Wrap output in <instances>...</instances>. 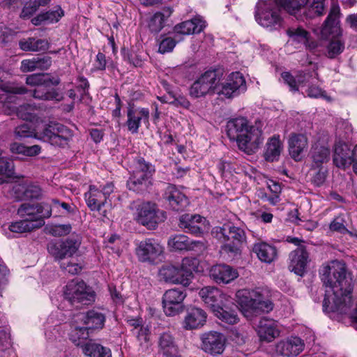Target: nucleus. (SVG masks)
<instances>
[{"mask_svg":"<svg viewBox=\"0 0 357 357\" xmlns=\"http://www.w3.org/2000/svg\"><path fill=\"white\" fill-rule=\"evenodd\" d=\"M14 133L18 138L33 137L58 146H66L73 136L69 128L55 122L44 125L42 129H31L28 124L24 123L16 127Z\"/></svg>","mask_w":357,"mask_h":357,"instance_id":"7ed1b4c3","label":"nucleus"},{"mask_svg":"<svg viewBox=\"0 0 357 357\" xmlns=\"http://www.w3.org/2000/svg\"><path fill=\"white\" fill-rule=\"evenodd\" d=\"M149 116L150 112L147 108L129 107L126 122L128 130L132 134L138 133L142 123H149Z\"/></svg>","mask_w":357,"mask_h":357,"instance_id":"5701e85b","label":"nucleus"},{"mask_svg":"<svg viewBox=\"0 0 357 357\" xmlns=\"http://www.w3.org/2000/svg\"><path fill=\"white\" fill-rule=\"evenodd\" d=\"M229 305L230 304H227L226 307H225L224 305H220L217 309L213 310V313L222 322L233 325L238 322L239 318L236 312L229 308Z\"/></svg>","mask_w":357,"mask_h":357,"instance_id":"c03bdc74","label":"nucleus"},{"mask_svg":"<svg viewBox=\"0 0 357 357\" xmlns=\"http://www.w3.org/2000/svg\"><path fill=\"white\" fill-rule=\"evenodd\" d=\"M207 314L199 307L188 309L182 321V327L187 331L202 328L206 323Z\"/></svg>","mask_w":357,"mask_h":357,"instance_id":"a878e982","label":"nucleus"},{"mask_svg":"<svg viewBox=\"0 0 357 357\" xmlns=\"http://www.w3.org/2000/svg\"><path fill=\"white\" fill-rule=\"evenodd\" d=\"M333 162L339 168L346 169L350 167L354 169L353 149L342 141L335 142Z\"/></svg>","mask_w":357,"mask_h":357,"instance_id":"393cba45","label":"nucleus"},{"mask_svg":"<svg viewBox=\"0 0 357 357\" xmlns=\"http://www.w3.org/2000/svg\"><path fill=\"white\" fill-rule=\"evenodd\" d=\"M181 268L184 278L187 279L190 284L192 278V273L199 271V260L196 257H185L182 260Z\"/></svg>","mask_w":357,"mask_h":357,"instance_id":"09e8293b","label":"nucleus"},{"mask_svg":"<svg viewBox=\"0 0 357 357\" xmlns=\"http://www.w3.org/2000/svg\"><path fill=\"white\" fill-rule=\"evenodd\" d=\"M179 227L186 232L201 235L209 229L206 218L197 214H183L179 219Z\"/></svg>","mask_w":357,"mask_h":357,"instance_id":"412c9836","label":"nucleus"},{"mask_svg":"<svg viewBox=\"0 0 357 357\" xmlns=\"http://www.w3.org/2000/svg\"><path fill=\"white\" fill-rule=\"evenodd\" d=\"M170 208L179 211L185 207L188 203L186 196L175 185H169L162 195Z\"/></svg>","mask_w":357,"mask_h":357,"instance_id":"c756f323","label":"nucleus"},{"mask_svg":"<svg viewBox=\"0 0 357 357\" xmlns=\"http://www.w3.org/2000/svg\"><path fill=\"white\" fill-rule=\"evenodd\" d=\"M15 188L16 190H23V197L24 199H38L42 195L40 188L34 184H29L26 186L17 185Z\"/></svg>","mask_w":357,"mask_h":357,"instance_id":"603ef678","label":"nucleus"},{"mask_svg":"<svg viewBox=\"0 0 357 357\" xmlns=\"http://www.w3.org/2000/svg\"><path fill=\"white\" fill-rule=\"evenodd\" d=\"M2 151L0 149V184L6 181L13 174V165L6 158L1 155Z\"/></svg>","mask_w":357,"mask_h":357,"instance_id":"3c124183","label":"nucleus"},{"mask_svg":"<svg viewBox=\"0 0 357 357\" xmlns=\"http://www.w3.org/2000/svg\"><path fill=\"white\" fill-rule=\"evenodd\" d=\"M164 22L165 15L161 13H157L150 19L149 27L151 31L158 32L162 29Z\"/></svg>","mask_w":357,"mask_h":357,"instance_id":"13d9d810","label":"nucleus"},{"mask_svg":"<svg viewBox=\"0 0 357 357\" xmlns=\"http://www.w3.org/2000/svg\"><path fill=\"white\" fill-rule=\"evenodd\" d=\"M199 295L212 312L220 305H224L226 307L227 304H233L232 299L229 296L215 287L207 286L202 288L199 291Z\"/></svg>","mask_w":357,"mask_h":357,"instance_id":"a211bd4d","label":"nucleus"},{"mask_svg":"<svg viewBox=\"0 0 357 357\" xmlns=\"http://www.w3.org/2000/svg\"><path fill=\"white\" fill-rule=\"evenodd\" d=\"M26 84L37 87L33 94L35 98L45 100L57 99V92L50 88L59 84V79L57 77H51L48 74H32L27 76Z\"/></svg>","mask_w":357,"mask_h":357,"instance_id":"6e6552de","label":"nucleus"},{"mask_svg":"<svg viewBox=\"0 0 357 357\" xmlns=\"http://www.w3.org/2000/svg\"><path fill=\"white\" fill-rule=\"evenodd\" d=\"M168 245L173 250H202L204 244L202 241H190L185 235H176L168 241Z\"/></svg>","mask_w":357,"mask_h":357,"instance_id":"473e14b6","label":"nucleus"},{"mask_svg":"<svg viewBox=\"0 0 357 357\" xmlns=\"http://www.w3.org/2000/svg\"><path fill=\"white\" fill-rule=\"evenodd\" d=\"M11 347V339L9 333L0 328V349L5 350Z\"/></svg>","mask_w":357,"mask_h":357,"instance_id":"e2e57ef3","label":"nucleus"},{"mask_svg":"<svg viewBox=\"0 0 357 357\" xmlns=\"http://www.w3.org/2000/svg\"><path fill=\"white\" fill-rule=\"evenodd\" d=\"M246 89V82L243 75L239 72H233L222 82L218 83L217 94L232 98L245 92Z\"/></svg>","mask_w":357,"mask_h":357,"instance_id":"2eb2a0df","label":"nucleus"},{"mask_svg":"<svg viewBox=\"0 0 357 357\" xmlns=\"http://www.w3.org/2000/svg\"><path fill=\"white\" fill-rule=\"evenodd\" d=\"M211 278L217 284H229L238 277V271L227 264H216L209 271Z\"/></svg>","mask_w":357,"mask_h":357,"instance_id":"bb28decb","label":"nucleus"},{"mask_svg":"<svg viewBox=\"0 0 357 357\" xmlns=\"http://www.w3.org/2000/svg\"><path fill=\"white\" fill-rule=\"evenodd\" d=\"M17 213L22 218L30 222H40L42 227L44 224L43 219L51 216L52 208L47 203H24L18 208Z\"/></svg>","mask_w":357,"mask_h":357,"instance_id":"dca6fc26","label":"nucleus"},{"mask_svg":"<svg viewBox=\"0 0 357 357\" xmlns=\"http://www.w3.org/2000/svg\"><path fill=\"white\" fill-rule=\"evenodd\" d=\"M84 197L86 204L91 211H100L102 206L107 202L100 188L95 185L90 186L89 190L85 193Z\"/></svg>","mask_w":357,"mask_h":357,"instance_id":"4c0bfd02","label":"nucleus"},{"mask_svg":"<svg viewBox=\"0 0 357 357\" xmlns=\"http://www.w3.org/2000/svg\"><path fill=\"white\" fill-rule=\"evenodd\" d=\"M257 334L261 341L272 342L280 335L278 324L273 319L263 318L257 327Z\"/></svg>","mask_w":357,"mask_h":357,"instance_id":"2f4dec72","label":"nucleus"},{"mask_svg":"<svg viewBox=\"0 0 357 357\" xmlns=\"http://www.w3.org/2000/svg\"><path fill=\"white\" fill-rule=\"evenodd\" d=\"M36 61L38 70H47L52 64L51 58L49 56L37 57Z\"/></svg>","mask_w":357,"mask_h":357,"instance_id":"338daca9","label":"nucleus"},{"mask_svg":"<svg viewBox=\"0 0 357 357\" xmlns=\"http://www.w3.org/2000/svg\"><path fill=\"white\" fill-rule=\"evenodd\" d=\"M326 0H313L312 3L305 13L306 17L312 18L324 14L325 10V2Z\"/></svg>","mask_w":357,"mask_h":357,"instance_id":"6e6d98bb","label":"nucleus"},{"mask_svg":"<svg viewBox=\"0 0 357 357\" xmlns=\"http://www.w3.org/2000/svg\"><path fill=\"white\" fill-rule=\"evenodd\" d=\"M26 89L23 86L13 82H4L0 84V113L11 115L14 113L26 121H32L34 119L36 106L26 104L17 107L18 98L16 94H24Z\"/></svg>","mask_w":357,"mask_h":357,"instance_id":"20e7f679","label":"nucleus"},{"mask_svg":"<svg viewBox=\"0 0 357 357\" xmlns=\"http://www.w3.org/2000/svg\"><path fill=\"white\" fill-rule=\"evenodd\" d=\"M10 150L14 154H22L25 156L33 157L40 153L41 147L36 144L27 146L20 143L13 142L10 145Z\"/></svg>","mask_w":357,"mask_h":357,"instance_id":"49530a36","label":"nucleus"},{"mask_svg":"<svg viewBox=\"0 0 357 357\" xmlns=\"http://www.w3.org/2000/svg\"><path fill=\"white\" fill-rule=\"evenodd\" d=\"M220 79L215 71H206L193 82L189 89L192 98H199L208 94L217 93Z\"/></svg>","mask_w":357,"mask_h":357,"instance_id":"ddd939ff","label":"nucleus"},{"mask_svg":"<svg viewBox=\"0 0 357 357\" xmlns=\"http://www.w3.org/2000/svg\"><path fill=\"white\" fill-rule=\"evenodd\" d=\"M282 79L289 86L291 91H296L300 86H303L310 82L312 75L305 73H300L296 77H294L289 73L284 72L281 75Z\"/></svg>","mask_w":357,"mask_h":357,"instance_id":"79ce46f5","label":"nucleus"},{"mask_svg":"<svg viewBox=\"0 0 357 357\" xmlns=\"http://www.w3.org/2000/svg\"><path fill=\"white\" fill-rule=\"evenodd\" d=\"M227 132L229 139L236 140L238 148L248 154L255 152L264 141L262 131L250 125L244 117L229 121L227 125Z\"/></svg>","mask_w":357,"mask_h":357,"instance_id":"f03ea898","label":"nucleus"},{"mask_svg":"<svg viewBox=\"0 0 357 357\" xmlns=\"http://www.w3.org/2000/svg\"><path fill=\"white\" fill-rule=\"evenodd\" d=\"M137 331L132 333L135 336L141 347L146 348L150 340V329L148 326L136 328Z\"/></svg>","mask_w":357,"mask_h":357,"instance_id":"5fc2aeb1","label":"nucleus"},{"mask_svg":"<svg viewBox=\"0 0 357 357\" xmlns=\"http://www.w3.org/2000/svg\"><path fill=\"white\" fill-rule=\"evenodd\" d=\"M133 207L136 221L149 229H155L160 222L166 219L165 213L158 208L153 202H136L133 204Z\"/></svg>","mask_w":357,"mask_h":357,"instance_id":"0eeeda50","label":"nucleus"},{"mask_svg":"<svg viewBox=\"0 0 357 357\" xmlns=\"http://www.w3.org/2000/svg\"><path fill=\"white\" fill-rule=\"evenodd\" d=\"M40 227V222H30L27 220L22 218L20 221L13 222L9 226V229L10 231L14 233H24L31 231V230Z\"/></svg>","mask_w":357,"mask_h":357,"instance_id":"8fccbe9b","label":"nucleus"},{"mask_svg":"<svg viewBox=\"0 0 357 357\" xmlns=\"http://www.w3.org/2000/svg\"><path fill=\"white\" fill-rule=\"evenodd\" d=\"M37 69L36 58L24 59L21 62L20 70L23 73L31 72Z\"/></svg>","mask_w":357,"mask_h":357,"instance_id":"0e129e2a","label":"nucleus"},{"mask_svg":"<svg viewBox=\"0 0 357 357\" xmlns=\"http://www.w3.org/2000/svg\"><path fill=\"white\" fill-rule=\"evenodd\" d=\"M169 93L172 98V100L169 101V104L174 105L175 106H181L185 109H188L190 107V102L185 97L182 96H176L169 91Z\"/></svg>","mask_w":357,"mask_h":357,"instance_id":"680f3d73","label":"nucleus"},{"mask_svg":"<svg viewBox=\"0 0 357 357\" xmlns=\"http://www.w3.org/2000/svg\"><path fill=\"white\" fill-rule=\"evenodd\" d=\"M287 34L289 36V40L287 43L288 45H304L308 47L309 50L317 53L323 51L322 46L318 43L309 40V33L301 26H292L287 30Z\"/></svg>","mask_w":357,"mask_h":357,"instance_id":"4be33fe9","label":"nucleus"},{"mask_svg":"<svg viewBox=\"0 0 357 357\" xmlns=\"http://www.w3.org/2000/svg\"><path fill=\"white\" fill-rule=\"evenodd\" d=\"M304 347V342L301 338L291 337L287 340L280 341L276 344V351L283 356H296L302 352Z\"/></svg>","mask_w":357,"mask_h":357,"instance_id":"c85d7f7f","label":"nucleus"},{"mask_svg":"<svg viewBox=\"0 0 357 357\" xmlns=\"http://www.w3.org/2000/svg\"><path fill=\"white\" fill-rule=\"evenodd\" d=\"M176 44V42L174 38L172 37H166L160 43L158 52L161 54L170 52L173 50Z\"/></svg>","mask_w":357,"mask_h":357,"instance_id":"bf43d9fd","label":"nucleus"},{"mask_svg":"<svg viewBox=\"0 0 357 357\" xmlns=\"http://www.w3.org/2000/svg\"><path fill=\"white\" fill-rule=\"evenodd\" d=\"M321 280L325 286L324 312L347 314L353 303L354 280L347 273L345 264L333 261L323 268Z\"/></svg>","mask_w":357,"mask_h":357,"instance_id":"f257e3e1","label":"nucleus"},{"mask_svg":"<svg viewBox=\"0 0 357 357\" xmlns=\"http://www.w3.org/2000/svg\"><path fill=\"white\" fill-rule=\"evenodd\" d=\"M80 244V236L73 234L64 241L50 242L47 245V250L56 260H62L66 257H72L78 250Z\"/></svg>","mask_w":357,"mask_h":357,"instance_id":"4468645a","label":"nucleus"},{"mask_svg":"<svg viewBox=\"0 0 357 357\" xmlns=\"http://www.w3.org/2000/svg\"><path fill=\"white\" fill-rule=\"evenodd\" d=\"M152 172L153 169L149 163L144 160H139L127 182L129 190L137 192L146 190L151 184Z\"/></svg>","mask_w":357,"mask_h":357,"instance_id":"f8f14e48","label":"nucleus"},{"mask_svg":"<svg viewBox=\"0 0 357 357\" xmlns=\"http://www.w3.org/2000/svg\"><path fill=\"white\" fill-rule=\"evenodd\" d=\"M80 321L83 325L88 327V330L102 328L105 321V316L97 311L91 310L87 313L79 312L76 314V321Z\"/></svg>","mask_w":357,"mask_h":357,"instance_id":"f704fd0d","label":"nucleus"},{"mask_svg":"<svg viewBox=\"0 0 357 357\" xmlns=\"http://www.w3.org/2000/svg\"><path fill=\"white\" fill-rule=\"evenodd\" d=\"M66 327V324L49 326L45 333L47 340L50 342L59 340L65 334Z\"/></svg>","mask_w":357,"mask_h":357,"instance_id":"864d4df0","label":"nucleus"},{"mask_svg":"<svg viewBox=\"0 0 357 357\" xmlns=\"http://www.w3.org/2000/svg\"><path fill=\"white\" fill-rule=\"evenodd\" d=\"M282 149L283 146L280 137L274 135L266 144V150L264 153L266 160L271 162L277 160Z\"/></svg>","mask_w":357,"mask_h":357,"instance_id":"37998d69","label":"nucleus"},{"mask_svg":"<svg viewBox=\"0 0 357 357\" xmlns=\"http://www.w3.org/2000/svg\"><path fill=\"white\" fill-rule=\"evenodd\" d=\"M330 229L332 231L344 233L347 231L340 218H335L330 225Z\"/></svg>","mask_w":357,"mask_h":357,"instance_id":"774afa93","label":"nucleus"},{"mask_svg":"<svg viewBox=\"0 0 357 357\" xmlns=\"http://www.w3.org/2000/svg\"><path fill=\"white\" fill-rule=\"evenodd\" d=\"M83 352L88 357H112V353L109 348L95 343L84 344Z\"/></svg>","mask_w":357,"mask_h":357,"instance_id":"de8ad7c7","label":"nucleus"},{"mask_svg":"<svg viewBox=\"0 0 357 357\" xmlns=\"http://www.w3.org/2000/svg\"><path fill=\"white\" fill-rule=\"evenodd\" d=\"M206 26V22L201 17H196L191 20H187L176 25L174 31L176 33L190 35L200 33Z\"/></svg>","mask_w":357,"mask_h":357,"instance_id":"e433bc0d","label":"nucleus"},{"mask_svg":"<svg viewBox=\"0 0 357 357\" xmlns=\"http://www.w3.org/2000/svg\"><path fill=\"white\" fill-rule=\"evenodd\" d=\"M310 155L312 160V167L319 168L323 164L329 160V147L324 144H321L319 142H316L312 146Z\"/></svg>","mask_w":357,"mask_h":357,"instance_id":"ea45409f","label":"nucleus"},{"mask_svg":"<svg viewBox=\"0 0 357 357\" xmlns=\"http://www.w3.org/2000/svg\"><path fill=\"white\" fill-rule=\"evenodd\" d=\"M252 251L258 259L264 263L271 264L275 261L278 256V251L275 246L266 242H258L253 245Z\"/></svg>","mask_w":357,"mask_h":357,"instance_id":"c9c22d12","label":"nucleus"},{"mask_svg":"<svg viewBox=\"0 0 357 357\" xmlns=\"http://www.w3.org/2000/svg\"><path fill=\"white\" fill-rule=\"evenodd\" d=\"M64 298L69 303L79 307L82 305H89L94 301L93 291L82 280H73L64 288Z\"/></svg>","mask_w":357,"mask_h":357,"instance_id":"1a4fd4ad","label":"nucleus"},{"mask_svg":"<svg viewBox=\"0 0 357 357\" xmlns=\"http://www.w3.org/2000/svg\"><path fill=\"white\" fill-rule=\"evenodd\" d=\"M158 353L164 357H176L178 354V345L170 331L160 333L158 337Z\"/></svg>","mask_w":357,"mask_h":357,"instance_id":"cd10ccee","label":"nucleus"},{"mask_svg":"<svg viewBox=\"0 0 357 357\" xmlns=\"http://www.w3.org/2000/svg\"><path fill=\"white\" fill-rule=\"evenodd\" d=\"M72 227L69 224L55 225L50 228V233L54 236H62L68 234Z\"/></svg>","mask_w":357,"mask_h":357,"instance_id":"052dcab7","label":"nucleus"},{"mask_svg":"<svg viewBox=\"0 0 357 357\" xmlns=\"http://www.w3.org/2000/svg\"><path fill=\"white\" fill-rule=\"evenodd\" d=\"M163 247L153 238L140 241L136 248V255L141 261L153 262L163 253Z\"/></svg>","mask_w":357,"mask_h":357,"instance_id":"aec40b11","label":"nucleus"},{"mask_svg":"<svg viewBox=\"0 0 357 357\" xmlns=\"http://www.w3.org/2000/svg\"><path fill=\"white\" fill-rule=\"evenodd\" d=\"M307 259L308 254L305 249L303 247L297 248L289 254V270L302 276L305 271Z\"/></svg>","mask_w":357,"mask_h":357,"instance_id":"7c9ffc66","label":"nucleus"},{"mask_svg":"<svg viewBox=\"0 0 357 357\" xmlns=\"http://www.w3.org/2000/svg\"><path fill=\"white\" fill-rule=\"evenodd\" d=\"M186 297L184 290L174 288L167 290L162 297L163 310L167 316H175L183 310V301Z\"/></svg>","mask_w":357,"mask_h":357,"instance_id":"f3484780","label":"nucleus"},{"mask_svg":"<svg viewBox=\"0 0 357 357\" xmlns=\"http://www.w3.org/2000/svg\"><path fill=\"white\" fill-rule=\"evenodd\" d=\"M64 15V11L61 6H57L46 13H42L31 20L34 25H39L43 22L49 24L56 23Z\"/></svg>","mask_w":357,"mask_h":357,"instance_id":"a19ab883","label":"nucleus"},{"mask_svg":"<svg viewBox=\"0 0 357 357\" xmlns=\"http://www.w3.org/2000/svg\"><path fill=\"white\" fill-rule=\"evenodd\" d=\"M52 208V212L55 211L59 215H66L73 212V206L65 202H60L58 200H52V204L50 205Z\"/></svg>","mask_w":357,"mask_h":357,"instance_id":"4d7b16f0","label":"nucleus"},{"mask_svg":"<svg viewBox=\"0 0 357 357\" xmlns=\"http://www.w3.org/2000/svg\"><path fill=\"white\" fill-rule=\"evenodd\" d=\"M212 234L222 242V250L227 253H238L240 243L245 240L244 231L236 227H230L229 229L217 227Z\"/></svg>","mask_w":357,"mask_h":357,"instance_id":"9d476101","label":"nucleus"},{"mask_svg":"<svg viewBox=\"0 0 357 357\" xmlns=\"http://www.w3.org/2000/svg\"><path fill=\"white\" fill-rule=\"evenodd\" d=\"M265 291L256 288L243 289L236 294V302L242 313L247 317L259 312H268L273 308L272 302L266 298Z\"/></svg>","mask_w":357,"mask_h":357,"instance_id":"423d86ee","label":"nucleus"},{"mask_svg":"<svg viewBox=\"0 0 357 357\" xmlns=\"http://www.w3.org/2000/svg\"><path fill=\"white\" fill-rule=\"evenodd\" d=\"M340 15V7L333 5L321 28L314 30L315 33L319 35L321 38L330 39L325 52V55L330 59L335 58L344 49V43L339 38L341 35V29L339 24Z\"/></svg>","mask_w":357,"mask_h":357,"instance_id":"39448f33","label":"nucleus"},{"mask_svg":"<svg viewBox=\"0 0 357 357\" xmlns=\"http://www.w3.org/2000/svg\"><path fill=\"white\" fill-rule=\"evenodd\" d=\"M308 149V139L305 135L291 133L288 139L289 153L295 161H301Z\"/></svg>","mask_w":357,"mask_h":357,"instance_id":"b1692460","label":"nucleus"},{"mask_svg":"<svg viewBox=\"0 0 357 357\" xmlns=\"http://www.w3.org/2000/svg\"><path fill=\"white\" fill-rule=\"evenodd\" d=\"M307 93V96L311 98L323 97L329 100V98H328L324 94V91H322L321 89L314 85H312L308 88Z\"/></svg>","mask_w":357,"mask_h":357,"instance_id":"69168bd1","label":"nucleus"},{"mask_svg":"<svg viewBox=\"0 0 357 357\" xmlns=\"http://www.w3.org/2000/svg\"><path fill=\"white\" fill-rule=\"evenodd\" d=\"M160 276L165 282L172 284H180L184 287L189 285L187 279L184 278L181 268L172 265L163 266L160 270Z\"/></svg>","mask_w":357,"mask_h":357,"instance_id":"72a5a7b5","label":"nucleus"},{"mask_svg":"<svg viewBox=\"0 0 357 357\" xmlns=\"http://www.w3.org/2000/svg\"><path fill=\"white\" fill-rule=\"evenodd\" d=\"M275 2L259 1L256 6L255 19L259 24L266 28H276L281 25L282 19L275 6Z\"/></svg>","mask_w":357,"mask_h":357,"instance_id":"9b49d317","label":"nucleus"},{"mask_svg":"<svg viewBox=\"0 0 357 357\" xmlns=\"http://www.w3.org/2000/svg\"><path fill=\"white\" fill-rule=\"evenodd\" d=\"M307 1L308 0H275V3L299 19L300 17L297 16V14L305 10L304 6Z\"/></svg>","mask_w":357,"mask_h":357,"instance_id":"a18cd8bd","label":"nucleus"},{"mask_svg":"<svg viewBox=\"0 0 357 357\" xmlns=\"http://www.w3.org/2000/svg\"><path fill=\"white\" fill-rule=\"evenodd\" d=\"M89 335L88 327L83 325L80 321H76V314L73 316L69 333L70 340L75 344L80 345Z\"/></svg>","mask_w":357,"mask_h":357,"instance_id":"58836bf2","label":"nucleus"},{"mask_svg":"<svg viewBox=\"0 0 357 357\" xmlns=\"http://www.w3.org/2000/svg\"><path fill=\"white\" fill-rule=\"evenodd\" d=\"M202 350L212 356L220 355L225 349L227 339L219 332L210 331L204 333L202 337Z\"/></svg>","mask_w":357,"mask_h":357,"instance_id":"6ab92c4d","label":"nucleus"}]
</instances>
